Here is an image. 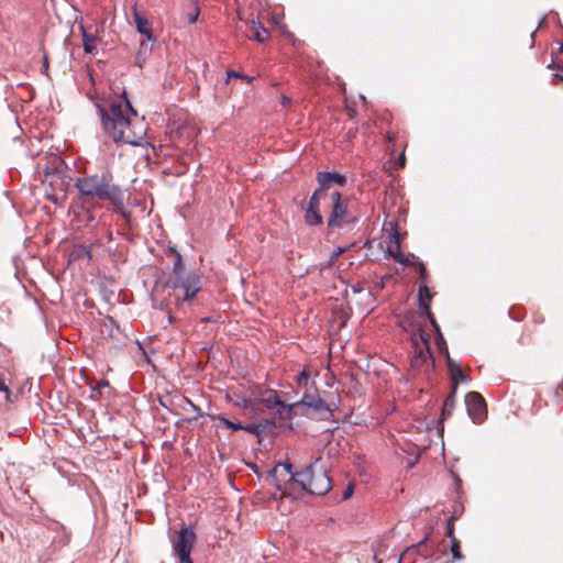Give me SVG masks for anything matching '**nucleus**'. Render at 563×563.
<instances>
[{
  "label": "nucleus",
  "instance_id": "46",
  "mask_svg": "<svg viewBox=\"0 0 563 563\" xmlns=\"http://www.w3.org/2000/svg\"><path fill=\"white\" fill-rule=\"evenodd\" d=\"M559 53H560L561 55H563V44H562V45H561V47L559 48Z\"/></svg>",
  "mask_w": 563,
  "mask_h": 563
},
{
  "label": "nucleus",
  "instance_id": "33",
  "mask_svg": "<svg viewBox=\"0 0 563 563\" xmlns=\"http://www.w3.org/2000/svg\"><path fill=\"white\" fill-rule=\"evenodd\" d=\"M199 15V9L195 8V10L190 13H188L187 19L189 23H195Z\"/></svg>",
  "mask_w": 563,
  "mask_h": 563
},
{
  "label": "nucleus",
  "instance_id": "14",
  "mask_svg": "<svg viewBox=\"0 0 563 563\" xmlns=\"http://www.w3.org/2000/svg\"><path fill=\"white\" fill-rule=\"evenodd\" d=\"M155 42H148L146 38L140 42V48L135 56V65L142 68L153 51Z\"/></svg>",
  "mask_w": 563,
  "mask_h": 563
},
{
  "label": "nucleus",
  "instance_id": "27",
  "mask_svg": "<svg viewBox=\"0 0 563 563\" xmlns=\"http://www.w3.org/2000/svg\"><path fill=\"white\" fill-rule=\"evenodd\" d=\"M470 378L463 373V371L460 373V375H457L455 378H453L451 382H452V390L453 394H456V389H457V385L460 383H466L468 382Z\"/></svg>",
  "mask_w": 563,
  "mask_h": 563
},
{
  "label": "nucleus",
  "instance_id": "17",
  "mask_svg": "<svg viewBox=\"0 0 563 563\" xmlns=\"http://www.w3.org/2000/svg\"><path fill=\"white\" fill-rule=\"evenodd\" d=\"M69 256H70L71 261H77V260H81V258L90 260L91 258V246H87L84 244L75 245L73 247Z\"/></svg>",
  "mask_w": 563,
  "mask_h": 563
},
{
  "label": "nucleus",
  "instance_id": "1",
  "mask_svg": "<svg viewBox=\"0 0 563 563\" xmlns=\"http://www.w3.org/2000/svg\"><path fill=\"white\" fill-rule=\"evenodd\" d=\"M97 109L103 132L114 143L137 146L144 142L145 125L128 99L113 100L106 106L97 104Z\"/></svg>",
  "mask_w": 563,
  "mask_h": 563
},
{
  "label": "nucleus",
  "instance_id": "42",
  "mask_svg": "<svg viewBox=\"0 0 563 563\" xmlns=\"http://www.w3.org/2000/svg\"><path fill=\"white\" fill-rule=\"evenodd\" d=\"M399 164H400V166L405 165V155L404 154H401L399 157Z\"/></svg>",
  "mask_w": 563,
  "mask_h": 563
},
{
  "label": "nucleus",
  "instance_id": "35",
  "mask_svg": "<svg viewBox=\"0 0 563 563\" xmlns=\"http://www.w3.org/2000/svg\"><path fill=\"white\" fill-rule=\"evenodd\" d=\"M419 275H420V278L423 282H427V279H428V272H427V268L424 267L423 264H420Z\"/></svg>",
  "mask_w": 563,
  "mask_h": 563
},
{
  "label": "nucleus",
  "instance_id": "9",
  "mask_svg": "<svg viewBox=\"0 0 563 563\" xmlns=\"http://www.w3.org/2000/svg\"><path fill=\"white\" fill-rule=\"evenodd\" d=\"M418 330L419 339L412 338V345L415 346V354L411 357L412 367H421L432 357L428 341L429 335L423 329L419 328Z\"/></svg>",
  "mask_w": 563,
  "mask_h": 563
},
{
  "label": "nucleus",
  "instance_id": "41",
  "mask_svg": "<svg viewBox=\"0 0 563 563\" xmlns=\"http://www.w3.org/2000/svg\"><path fill=\"white\" fill-rule=\"evenodd\" d=\"M49 200H52L54 203L58 205V197L55 195L48 196Z\"/></svg>",
  "mask_w": 563,
  "mask_h": 563
},
{
  "label": "nucleus",
  "instance_id": "20",
  "mask_svg": "<svg viewBox=\"0 0 563 563\" xmlns=\"http://www.w3.org/2000/svg\"><path fill=\"white\" fill-rule=\"evenodd\" d=\"M419 296V306L420 308L430 306V302L432 300L433 294L430 291L429 287L427 285H420L418 290Z\"/></svg>",
  "mask_w": 563,
  "mask_h": 563
},
{
  "label": "nucleus",
  "instance_id": "45",
  "mask_svg": "<svg viewBox=\"0 0 563 563\" xmlns=\"http://www.w3.org/2000/svg\"><path fill=\"white\" fill-rule=\"evenodd\" d=\"M430 323H431V325H432L433 328H438V325H439L435 319L433 320V322H430Z\"/></svg>",
  "mask_w": 563,
  "mask_h": 563
},
{
  "label": "nucleus",
  "instance_id": "12",
  "mask_svg": "<svg viewBox=\"0 0 563 563\" xmlns=\"http://www.w3.org/2000/svg\"><path fill=\"white\" fill-rule=\"evenodd\" d=\"M133 19L137 32L145 36L148 42H156L151 21L139 12L136 5L133 7Z\"/></svg>",
  "mask_w": 563,
  "mask_h": 563
},
{
  "label": "nucleus",
  "instance_id": "8",
  "mask_svg": "<svg viewBox=\"0 0 563 563\" xmlns=\"http://www.w3.org/2000/svg\"><path fill=\"white\" fill-rule=\"evenodd\" d=\"M466 410L475 423L483 422L487 417V406L484 397L477 391H470L465 396Z\"/></svg>",
  "mask_w": 563,
  "mask_h": 563
},
{
  "label": "nucleus",
  "instance_id": "32",
  "mask_svg": "<svg viewBox=\"0 0 563 563\" xmlns=\"http://www.w3.org/2000/svg\"><path fill=\"white\" fill-rule=\"evenodd\" d=\"M395 246H396V251L397 252H394L391 249H389V253L390 255L394 257V260H396L397 262H400V263H405V261L400 257V253H399V243L396 242L395 243Z\"/></svg>",
  "mask_w": 563,
  "mask_h": 563
},
{
  "label": "nucleus",
  "instance_id": "38",
  "mask_svg": "<svg viewBox=\"0 0 563 563\" xmlns=\"http://www.w3.org/2000/svg\"><path fill=\"white\" fill-rule=\"evenodd\" d=\"M227 76H228V78H227V82H228L232 77H236V78H238V77H241V78L243 77L242 75H240L239 73H236V71H234V70H228V71H227Z\"/></svg>",
  "mask_w": 563,
  "mask_h": 563
},
{
  "label": "nucleus",
  "instance_id": "39",
  "mask_svg": "<svg viewBox=\"0 0 563 563\" xmlns=\"http://www.w3.org/2000/svg\"><path fill=\"white\" fill-rule=\"evenodd\" d=\"M396 134L394 132H388L387 135H386V140L389 142V143H394L396 142Z\"/></svg>",
  "mask_w": 563,
  "mask_h": 563
},
{
  "label": "nucleus",
  "instance_id": "16",
  "mask_svg": "<svg viewBox=\"0 0 563 563\" xmlns=\"http://www.w3.org/2000/svg\"><path fill=\"white\" fill-rule=\"evenodd\" d=\"M81 33H82V41H84V51L87 54L96 55L97 54V37L88 34L86 32V29L81 25L80 26Z\"/></svg>",
  "mask_w": 563,
  "mask_h": 563
},
{
  "label": "nucleus",
  "instance_id": "21",
  "mask_svg": "<svg viewBox=\"0 0 563 563\" xmlns=\"http://www.w3.org/2000/svg\"><path fill=\"white\" fill-rule=\"evenodd\" d=\"M213 419H217L220 421V423L227 428V429H230L232 431H239V430H243L244 428V424L240 423V422H234V421H231L229 419H227L224 416L222 415H218V416H214Z\"/></svg>",
  "mask_w": 563,
  "mask_h": 563
},
{
  "label": "nucleus",
  "instance_id": "3",
  "mask_svg": "<svg viewBox=\"0 0 563 563\" xmlns=\"http://www.w3.org/2000/svg\"><path fill=\"white\" fill-rule=\"evenodd\" d=\"M168 252L173 256V268L165 286L173 290L177 303L190 301L201 290V277L185 269L183 257L175 249H169Z\"/></svg>",
  "mask_w": 563,
  "mask_h": 563
},
{
  "label": "nucleus",
  "instance_id": "34",
  "mask_svg": "<svg viewBox=\"0 0 563 563\" xmlns=\"http://www.w3.org/2000/svg\"><path fill=\"white\" fill-rule=\"evenodd\" d=\"M421 309L423 310V314L429 319V321L433 322L435 318L430 309V306L422 307Z\"/></svg>",
  "mask_w": 563,
  "mask_h": 563
},
{
  "label": "nucleus",
  "instance_id": "36",
  "mask_svg": "<svg viewBox=\"0 0 563 563\" xmlns=\"http://www.w3.org/2000/svg\"><path fill=\"white\" fill-rule=\"evenodd\" d=\"M48 65H49L48 56L44 55L43 56V63H42V73L47 74Z\"/></svg>",
  "mask_w": 563,
  "mask_h": 563
},
{
  "label": "nucleus",
  "instance_id": "23",
  "mask_svg": "<svg viewBox=\"0 0 563 563\" xmlns=\"http://www.w3.org/2000/svg\"><path fill=\"white\" fill-rule=\"evenodd\" d=\"M448 369L450 373L451 380L455 378L462 372V368L457 362H455L450 355L446 358Z\"/></svg>",
  "mask_w": 563,
  "mask_h": 563
},
{
  "label": "nucleus",
  "instance_id": "11",
  "mask_svg": "<svg viewBox=\"0 0 563 563\" xmlns=\"http://www.w3.org/2000/svg\"><path fill=\"white\" fill-rule=\"evenodd\" d=\"M261 401L265 404V406L269 409L277 408V412L280 418L289 419L291 416V411L296 408L297 405L287 406L280 401L278 395L275 390H267L263 394Z\"/></svg>",
  "mask_w": 563,
  "mask_h": 563
},
{
  "label": "nucleus",
  "instance_id": "24",
  "mask_svg": "<svg viewBox=\"0 0 563 563\" xmlns=\"http://www.w3.org/2000/svg\"><path fill=\"white\" fill-rule=\"evenodd\" d=\"M450 542H451L452 558L454 560H461L463 558V555L461 552V544H460L459 539L456 538V539L450 540Z\"/></svg>",
  "mask_w": 563,
  "mask_h": 563
},
{
  "label": "nucleus",
  "instance_id": "22",
  "mask_svg": "<svg viewBox=\"0 0 563 563\" xmlns=\"http://www.w3.org/2000/svg\"><path fill=\"white\" fill-rule=\"evenodd\" d=\"M401 327L411 334V339L416 338V334H419V328L422 329L421 324H413L409 317L404 318V320L400 322Z\"/></svg>",
  "mask_w": 563,
  "mask_h": 563
},
{
  "label": "nucleus",
  "instance_id": "15",
  "mask_svg": "<svg viewBox=\"0 0 563 563\" xmlns=\"http://www.w3.org/2000/svg\"><path fill=\"white\" fill-rule=\"evenodd\" d=\"M274 427H275V423L273 421L263 420L258 423L244 424L243 430L249 433L260 437L264 433L269 432Z\"/></svg>",
  "mask_w": 563,
  "mask_h": 563
},
{
  "label": "nucleus",
  "instance_id": "7",
  "mask_svg": "<svg viewBox=\"0 0 563 563\" xmlns=\"http://www.w3.org/2000/svg\"><path fill=\"white\" fill-rule=\"evenodd\" d=\"M196 541V533L191 528L184 527L174 541L173 548L181 563H194L190 559V552Z\"/></svg>",
  "mask_w": 563,
  "mask_h": 563
},
{
  "label": "nucleus",
  "instance_id": "10",
  "mask_svg": "<svg viewBox=\"0 0 563 563\" xmlns=\"http://www.w3.org/2000/svg\"><path fill=\"white\" fill-rule=\"evenodd\" d=\"M296 405V407L299 406V404ZM300 405L306 406L309 410H311V415H314L319 419L329 420L332 417V409L319 396L305 395L300 401Z\"/></svg>",
  "mask_w": 563,
  "mask_h": 563
},
{
  "label": "nucleus",
  "instance_id": "28",
  "mask_svg": "<svg viewBox=\"0 0 563 563\" xmlns=\"http://www.w3.org/2000/svg\"><path fill=\"white\" fill-rule=\"evenodd\" d=\"M309 380V374L303 369L297 377V383L299 386H306Z\"/></svg>",
  "mask_w": 563,
  "mask_h": 563
},
{
  "label": "nucleus",
  "instance_id": "19",
  "mask_svg": "<svg viewBox=\"0 0 563 563\" xmlns=\"http://www.w3.org/2000/svg\"><path fill=\"white\" fill-rule=\"evenodd\" d=\"M454 407H455V394H453V391H451L443 402L442 410H441V419L443 420V419L451 417V415L454 410Z\"/></svg>",
  "mask_w": 563,
  "mask_h": 563
},
{
  "label": "nucleus",
  "instance_id": "4",
  "mask_svg": "<svg viewBox=\"0 0 563 563\" xmlns=\"http://www.w3.org/2000/svg\"><path fill=\"white\" fill-rule=\"evenodd\" d=\"M329 210L327 225L329 230L345 229L358 221V216L352 211L350 199L343 197L338 190L320 199V209Z\"/></svg>",
  "mask_w": 563,
  "mask_h": 563
},
{
  "label": "nucleus",
  "instance_id": "37",
  "mask_svg": "<svg viewBox=\"0 0 563 563\" xmlns=\"http://www.w3.org/2000/svg\"><path fill=\"white\" fill-rule=\"evenodd\" d=\"M550 68H553V69H560L563 71V66H561L559 63H552L550 66ZM556 77H559L561 80H563V74L560 75V74H555Z\"/></svg>",
  "mask_w": 563,
  "mask_h": 563
},
{
  "label": "nucleus",
  "instance_id": "40",
  "mask_svg": "<svg viewBox=\"0 0 563 563\" xmlns=\"http://www.w3.org/2000/svg\"><path fill=\"white\" fill-rule=\"evenodd\" d=\"M351 495H352V488H351V487H349V488L344 492L343 498H344V499H347Z\"/></svg>",
  "mask_w": 563,
  "mask_h": 563
},
{
  "label": "nucleus",
  "instance_id": "6",
  "mask_svg": "<svg viewBox=\"0 0 563 563\" xmlns=\"http://www.w3.org/2000/svg\"><path fill=\"white\" fill-rule=\"evenodd\" d=\"M298 484L310 495L323 496L332 487L325 468L316 460L298 474Z\"/></svg>",
  "mask_w": 563,
  "mask_h": 563
},
{
  "label": "nucleus",
  "instance_id": "5",
  "mask_svg": "<svg viewBox=\"0 0 563 563\" xmlns=\"http://www.w3.org/2000/svg\"><path fill=\"white\" fill-rule=\"evenodd\" d=\"M317 181L319 187L314 190L309 199L305 210V221L308 225H320L323 223V218L320 212V199L323 196H329L332 186H344L346 177L340 173L318 172Z\"/></svg>",
  "mask_w": 563,
  "mask_h": 563
},
{
  "label": "nucleus",
  "instance_id": "30",
  "mask_svg": "<svg viewBox=\"0 0 563 563\" xmlns=\"http://www.w3.org/2000/svg\"><path fill=\"white\" fill-rule=\"evenodd\" d=\"M0 391L4 393L7 400H10L11 393L2 376H0Z\"/></svg>",
  "mask_w": 563,
  "mask_h": 563
},
{
  "label": "nucleus",
  "instance_id": "2",
  "mask_svg": "<svg viewBox=\"0 0 563 563\" xmlns=\"http://www.w3.org/2000/svg\"><path fill=\"white\" fill-rule=\"evenodd\" d=\"M75 187L78 189L82 202L110 201L114 209H122L124 195L122 189L113 183L110 172H102L77 178Z\"/></svg>",
  "mask_w": 563,
  "mask_h": 563
},
{
  "label": "nucleus",
  "instance_id": "13",
  "mask_svg": "<svg viewBox=\"0 0 563 563\" xmlns=\"http://www.w3.org/2000/svg\"><path fill=\"white\" fill-rule=\"evenodd\" d=\"M245 34L250 40L264 43L268 36V31L261 24V22H256L252 20V22L246 26Z\"/></svg>",
  "mask_w": 563,
  "mask_h": 563
},
{
  "label": "nucleus",
  "instance_id": "43",
  "mask_svg": "<svg viewBox=\"0 0 563 563\" xmlns=\"http://www.w3.org/2000/svg\"><path fill=\"white\" fill-rule=\"evenodd\" d=\"M428 539H429V534H426V537L418 543V545L426 543Z\"/></svg>",
  "mask_w": 563,
  "mask_h": 563
},
{
  "label": "nucleus",
  "instance_id": "26",
  "mask_svg": "<svg viewBox=\"0 0 563 563\" xmlns=\"http://www.w3.org/2000/svg\"><path fill=\"white\" fill-rule=\"evenodd\" d=\"M346 249L344 247H336L333 253L331 254L329 261L327 262L325 265H323L322 267H331L334 265L335 261L339 258V256L341 254H343L345 252Z\"/></svg>",
  "mask_w": 563,
  "mask_h": 563
},
{
  "label": "nucleus",
  "instance_id": "44",
  "mask_svg": "<svg viewBox=\"0 0 563 563\" xmlns=\"http://www.w3.org/2000/svg\"><path fill=\"white\" fill-rule=\"evenodd\" d=\"M435 333H437V336H439L441 333V330H440V327L438 325V328H433Z\"/></svg>",
  "mask_w": 563,
  "mask_h": 563
},
{
  "label": "nucleus",
  "instance_id": "31",
  "mask_svg": "<svg viewBox=\"0 0 563 563\" xmlns=\"http://www.w3.org/2000/svg\"><path fill=\"white\" fill-rule=\"evenodd\" d=\"M108 387H109V382H108V380L102 379V380H100V382L97 384V386L93 388V390H92V391H93V393H98V394H99V396H101V395H102V389H103V388H108Z\"/></svg>",
  "mask_w": 563,
  "mask_h": 563
},
{
  "label": "nucleus",
  "instance_id": "29",
  "mask_svg": "<svg viewBox=\"0 0 563 563\" xmlns=\"http://www.w3.org/2000/svg\"><path fill=\"white\" fill-rule=\"evenodd\" d=\"M453 517L450 518L448 527H446V536L450 538V540L456 539L454 536V523H453Z\"/></svg>",
  "mask_w": 563,
  "mask_h": 563
},
{
  "label": "nucleus",
  "instance_id": "25",
  "mask_svg": "<svg viewBox=\"0 0 563 563\" xmlns=\"http://www.w3.org/2000/svg\"><path fill=\"white\" fill-rule=\"evenodd\" d=\"M435 344L438 346L439 352L444 354L445 358H448V355H450V353H449V349H448L446 342H445V340H444L442 334L437 336Z\"/></svg>",
  "mask_w": 563,
  "mask_h": 563
},
{
  "label": "nucleus",
  "instance_id": "18",
  "mask_svg": "<svg viewBox=\"0 0 563 563\" xmlns=\"http://www.w3.org/2000/svg\"><path fill=\"white\" fill-rule=\"evenodd\" d=\"M283 474L287 475L289 481H296L298 483L299 472L295 473L292 471V465L290 463L278 464L277 466H275L274 475L277 476Z\"/></svg>",
  "mask_w": 563,
  "mask_h": 563
}]
</instances>
